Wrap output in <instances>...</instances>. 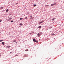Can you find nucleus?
Here are the masks:
<instances>
[{
  "label": "nucleus",
  "instance_id": "f257e3e1",
  "mask_svg": "<svg viewBox=\"0 0 64 64\" xmlns=\"http://www.w3.org/2000/svg\"><path fill=\"white\" fill-rule=\"evenodd\" d=\"M38 37H39L40 36V34H39V33H38Z\"/></svg>",
  "mask_w": 64,
  "mask_h": 64
},
{
  "label": "nucleus",
  "instance_id": "f03ea898",
  "mask_svg": "<svg viewBox=\"0 0 64 64\" xmlns=\"http://www.w3.org/2000/svg\"><path fill=\"white\" fill-rule=\"evenodd\" d=\"M10 46H6V48H10Z\"/></svg>",
  "mask_w": 64,
  "mask_h": 64
},
{
  "label": "nucleus",
  "instance_id": "7ed1b4c3",
  "mask_svg": "<svg viewBox=\"0 0 64 64\" xmlns=\"http://www.w3.org/2000/svg\"><path fill=\"white\" fill-rule=\"evenodd\" d=\"M55 5V4H52L51 5L52 6L54 5Z\"/></svg>",
  "mask_w": 64,
  "mask_h": 64
},
{
  "label": "nucleus",
  "instance_id": "20e7f679",
  "mask_svg": "<svg viewBox=\"0 0 64 64\" xmlns=\"http://www.w3.org/2000/svg\"><path fill=\"white\" fill-rule=\"evenodd\" d=\"M55 19H56V18H54L53 19H52V21H54V20H55Z\"/></svg>",
  "mask_w": 64,
  "mask_h": 64
},
{
  "label": "nucleus",
  "instance_id": "39448f33",
  "mask_svg": "<svg viewBox=\"0 0 64 64\" xmlns=\"http://www.w3.org/2000/svg\"><path fill=\"white\" fill-rule=\"evenodd\" d=\"M41 27H42V26H40L38 27V28H41Z\"/></svg>",
  "mask_w": 64,
  "mask_h": 64
},
{
  "label": "nucleus",
  "instance_id": "423d86ee",
  "mask_svg": "<svg viewBox=\"0 0 64 64\" xmlns=\"http://www.w3.org/2000/svg\"><path fill=\"white\" fill-rule=\"evenodd\" d=\"M3 8V7H2L0 8V9H1H1H2Z\"/></svg>",
  "mask_w": 64,
  "mask_h": 64
},
{
  "label": "nucleus",
  "instance_id": "0eeeda50",
  "mask_svg": "<svg viewBox=\"0 0 64 64\" xmlns=\"http://www.w3.org/2000/svg\"><path fill=\"white\" fill-rule=\"evenodd\" d=\"M2 44H3V45H4V42H2Z\"/></svg>",
  "mask_w": 64,
  "mask_h": 64
},
{
  "label": "nucleus",
  "instance_id": "6e6552de",
  "mask_svg": "<svg viewBox=\"0 0 64 64\" xmlns=\"http://www.w3.org/2000/svg\"><path fill=\"white\" fill-rule=\"evenodd\" d=\"M49 6V5H46L45 6V7H48Z\"/></svg>",
  "mask_w": 64,
  "mask_h": 64
},
{
  "label": "nucleus",
  "instance_id": "1a4fd4ad",
  "mask_svg": "<svg viewBox=\"0 0 64 64\" xmlns=\"http://www.w3.org/2000/svg\"><path fill=\"white\" fill-rule=\"evenodd\" d=\"M20 25L21 26H22V25H23V24H20Z\"/></svg>",
  "mask_w": 64,
  "mask_h": 64
},
{
  "label": "nucleus",
  "instance_id": "9d476101",
  "mask_svg": "<svg viewBox=\"0 0 64 64\" xmlns=\"http://www.w3.org/2000/svg\"><path fill=\"white\" fill-rule=\"evenodd\" d=\"M11 19H12V18H10L9 19H8V21H10V20Z\"/></svg>",
  "mask_w": 64,
  "mask_h": 64
},
{
  "label": "nucleus",
  "instance_id": "9b49d317",
  "mask_svg": "<svg viewBox=\"0 0 64 64\" xmlns=\"http://www.w3.org/2000/svg\"><path fill=\"white\" fill-rule=\"evenodd\" d=\"M33 41H35V39L34 38H33Z\"/></svg>",
  "mask_w": 64,
  "mask_h": 64
},
{
  "label": "nucleus",
  "instance_id": "f8f14e48",
  "mask_svg": "<svg viewBox=\"0 0 64 64\" xmlns=\"http://www.w3.org/2000/svg\"><path fill=\"white\" fill-rule=\"evenodd\" d=\"M28 49H27L26 50V51H28Z\"/></svg>",
  "mask_w": 64,
  "mask_h": 64
},
{
  "label": "nucleus",
  "instance_id": "ddd939ff",
  "mask_svg": "<svg viewBox=\"0 0 64 64\" xmlns=\"http://www.w3.org/2000/svg\"><path fill=\"white\" fill-rule=\"evenodd\" d=\"M8 10L7 9L6 10V12H8Z\"/></svg>",
  "mask_w": 64,
  "mask_h": 64
},
{
  "label": "nucleus",
  "instance_id": "4468645a",
  "mask_svg": "<svg viewBox=\"0 0 64 64\" xmlns=\"http://www.w3.org/2000/svg\"><path fill=\"white\" fill-rule=\"evenodd\" d=\"M20 20H22V19H23L22 18H20Z\"/></svg>",
  "mask_w": 64,
  "mask_h": 64
},
{
  "label": "nucleus",
  "instance_id": "2eb2a0df",
  "mask_svg": "<svg viewBox=\"0 0 64 64\" xmlns=\"http://www.w3.org/2000/svg\"><path fill=\"white\" fill-rule=\"evenodd\" d=\"M40 22V23H43V22H44V21H43V20L41 22Z\"/></svg>",
  "mask_w": 64,
  "mask_h": 64
},
{
  "label": "nucleus",
  "instance_id": "dca6fc26",
  "mask_svg": "<svg viewBox=\"0 0 64 64\" xmlns=\"http://www.w3.org/2000/svg\"><path fill=\"white\" fill-rule=\"evenodd\" d=\"M36 6V4H34V7H35V6Z\"/></svg>",
  "mask_w": 64,
  "mask_h": 64
},
{
  "label": "nucleus",
  "instance_id": "f3484780",
  "mask_svg": "<svg viewBox=\"0 0 64 64\" xmlns=\"http://www.w3.org/2000/svg\"><path fill=\"white\" fill-rule=\"evenodd\" d=\"M14 42H16V40H14Z\"/></svg>",
  "mask_w": 64,
  "mask_h": 64
},
{
  "label": "nucleus",
  "instance_id": "a211bd4d",
  "mask_svg": "<svg viewBox=\"0 0 64 64\" xmlns=\"http://www.w3.org/2000/svg\"><path fill=\"white\" fill-rule=\"evenodd\" d=\"M3 41V40H0V42H2V41Z\"/></svg>",
  "mask_w": 64,
  "mask_h": 64
},
{
  "label": "nucleus",
  "instance_id": "6ab92c4d",
  "mask_svg": "<svg viewBox=\"0 0 64 64\" xmlns=\"http://www.w3.org/2000/svg\"><path fill=\"white\" fill-rule=\"evenodd\" d=\"M38 40H36V42L37 43H38Z\"/></svg>",
  "mask_w": 64,
  "mask_h": 64
},
{
  "label": "nucleus",
  "instance_id": "aec40b11",
  "mask_svg": "<svg viewBox=\"0 0 64 64\" xmlns=\"http://www.w3.org/2000/svg\"><path fill=\"white\" fill-rule=\"evenodd\" d=\"M2 20H0V22H1V21H2Z\"/></svg>",
  "mask_w": 64,
  "mask_h": 64
},
{
  "label": "nucleus",
  "instance_id": "412c9836",
  "mask_svg": "<svg viewBox=\"0 0 64 64\" xmlns=\"http://www.w3.org/2000/svg\"><path fill=\"white\" fill-rule=\"evenodd\" d=\"M25 19H27V17H26Z\"/></svg>",
  "mask_w": 64,
  "mask_h": 64
},
{
  "label": "nucleus",
  "instance_id": "4be33fe9",
  "mask_svg": "<svg viewBox=\"0 0 64 64\" xmlns=\"http://www.w3.org/2000/svg\"><path fill=\"white\" fill-rule=\"evenodd\" d=\"M50 28V29H51V28H52V27H51Z\"/></svg>",
  "mask_w": 64,
  "mask_h": 64
},
{
  "label": "nucleus",
  "instance_id": "5701e85b",
  "mask_svg": "<svg viewBox=\"0 0 64 64\" xmlns=\"http://www.w3.org/2000/svg\"><path fill=\"white\" fill-rule=\"evenodd\" d=\"M11 22H13V20H12L11 21Z\"/></svg>",
  "mask_w": 64,
  "mask_h": 64
},
{
  "label": "nucleus",
  "instance_id": "b1692460",
  "mask_svg": "<svg viewBox=\"0 0 64 64\" xmlns=\"http://www.w3.org/2000/svg\"><path fill=\"white\" fill-rule=\"evenodd\" d=\"M10 54H12V52H10Z\"/></svg>",
  "mask_w": 64,
  "mask_h": 64
},
{
  "label": "nucleus",
  "instance_id": "393cba45",
  "mask_svg": "<svg viewBox=\"0 0 64 64\" xmlns=\"http://www.w3.org/2000/svg\"><path fill=\"white\" fill-rule=\"evenodd\" d=\"M30 17L31 18V17H32V16H30Z\"/></svg>",
  "mask_w": 64,
  "mask_h": 64
},
{
  "label": "nucleus",
  "instance_id": "a878e982",
  "mask_svg": "<svg viewBox=\"0 0 64 64\" xmlns=\"http://www.w3.org/2000/svg\"><path fill=\"white\" fill-rule=\"evenodd\" d=\"M34 41V42H36V40H35Z\"/></svg>",
  "mask_w": 64,
  "mask_h": 64
},
{
  "label": "nucleus",
  "instance_id": "bb28decb",
  "mask_svg": "<svg viewBox=\"0 0 64 64\" xmlns=\"http://www.w3.org/2000/svg\"><path fill=\"white\" fill-rule=\"evenodd\" d=\"M39 41H40V40H41L40 39H39Z\"/></svg>",
  "mask_w": 64,
  "mask_h": 64
},
{
  "label": "nucleus",
  "instance_id": "cd10ccee",
  "mask_svg": "<svg viewBox=\"0 0 64 64\" xmlns=\"http://www.w3.org/2000/svg\"><path fill=\"white\" fill-rule=\"evenodd\" d=\"M41 24V22H40L39 23V24Z\"/></svg>",
  "mask_w": 64,
  "mask_h": 64
},
{
  "label": "nucleus",
  "instance_id": "c85d7f7f",
  "mask_svg": "<svg viewBox=\"0 0 64 64\" xmlns=\"http://www.w3.org/2000/svg\"><path fill=\"white\" fill-rule=\"evenodd\" d=\"M31 19H33V18H31Z\"/></svg>",
  "mask_w": 64,
  "mask_h": 64
},
{
  "label": "nucleus",
  "instance_id": "c756f323",
  "mask_svg": "<svg viewBox=\"0 0 64 64\" xmlns=\"http://www.w3.org/2000/svg\"><path fill=\"white\" fill-rule=\"evenodd\" d=\"M16 44H17V42H16Z\"/></svg>",
  "mask_w": 64,
  "mask_h": 64
},
{
  "label": "nucleus",
  "instance_id": "7c9ffc66",
  "mask_svg": "<svg viewBox=\"0 0 64 64\" xmlns=\"http://www.w3.org/2000/svg\"><path fill=\"white\" fill-rule=\"evenodd\" d=\"M18 4V3H16V4Z\"/></svg>",
  "mask_w": 64,
  "mask_h": 64
}]
</instances>
